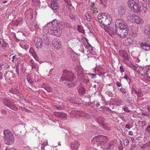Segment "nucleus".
<instances>
[{
    "mask_svg": "<svg viewBox=\"0 0 150 150\" xmlns=\"http://www.w3.org/2000/svg\"><path fill=\"white\" fill-rule=\"evenodd\" d=\"M61 24L57 20L54 19L51 23H49L43 27V31L50 34L57 36H59L62 32V29L59 28V26Z\"/></svg>",
    "mask_w": 150,
    "mask_h": 150,
    "instance_id": "f257e3e1",
    "label": "nucleus"
},
{
    "mask_svg": "<svg viewBox=\"0 0 150 150\" xmlns=\"http://www.w3.org/2000/svg\"><path fill=\"white\" fill-rule=\"evenodd\" d=\"M127 3L129 7L134 13H145L147 10L146 5L142 7L141 4L142 3L137 0H129Z\"/></svg>",
    "mask_w": 150,
    "mask_h": 150,
    "instance_id": "f03ea898",
    "label": "nucleus"
},
{
    "mask_svg": "<svg viewBox=\"0 0 150 150\" xmlns=\"http://www.w3.org/2000/svg\"><path fill=\"white\" fill-rule=\"evenodd\" d=\"M74 78V75L72 72L66 69L63 70L62 80L63 81H66L64 83L66 84V86L72 88L75 86L76 83L73 81Z\"/></svg>",
    "mask_w": 150,
    "mask_h": 150,
    "instance_id": "7ed1b4c3",
    "label": "nucleus"
},
{
    "mask_svg": "<svg viewBox=\"0 0 150 150\" xmlns=\"http://www.w3.org/2000/svg\"><path fill=\"white\" fill-rule=\"evenodd\" d=\"M98 19L101 26H108L112 21V17L110 14L107 13H100L98 15Z\"/></svg>",
    "mask_w": 150,
    "mask_h": 150,
    "instance_id": "20e7f679",
    "label": "nucleus"
},
{
    "mask_svg": "<svg viewBox=\"0 0 150 150\" xmlns=\"http://www.w3.org/2000/svg\"><path fill=\"white\" fill-rule=\"evenodd\" d=\"M83 46L85 47V50L87 52L86 54L88 58L90 57H93L94 58H96V56H94V55H95L96 53L93 50V47L88 42V40H86V43H85L83 44V45H82L81 46V48L79 49V50H80L81 52L84 53L85 52L84 49L83 48V49L81 48V47H83Z\"/></svg>",
    "mask_w": 150,
    "mask_h": 150,
    "instance_id": "39448f33",
    "label": "nucleus"
},
{
    "mask_svg": "<svg viewBox=\"0 0 150 150\" xmlns=\"http://www.w3.org/2000/svg\"><path fill=\"white\" fill-rule=\"evenodd\" d=\"M4 137L5 143L8 145H11L14 143V137L9 131L6 130L4 131Z\"/></svg>",
    "mask_w": 150,
    "mask_h": 150,
    "instance_id": "423d86ee",
    "label": "nucleus"
},
{
    "mask_svg": "<svg viewBox=\"0 0 150 150\" xmlns=\"http://www.w3.org/2000/svg\"><path fill=\"white\" fill-rule=\"evenodd\" d=\"M14 101L12 99L5 98L3 100V104L6 106L14 110H16L17 108L14 104Z\"/></svg>",
    "mask_w": 150,
    "mask_h": 150,
    "instance_id": "0eeeda50",
    "label": "nucleus"
},
{
    "mask_svg": "<svg viewBox=\"0 0 150 150\" xmlns=\"http://www.w3.org/2000/svg\"><path fill=\"white\" fill-rule=\"evenodd\" d=\"M115 26L120 30L122 29H126L127 27V25L125 22L122 19H118L117 20L115 23Z\"/></svg>",
    "mask_w": 150,
    "mask_h": 150,
    "instance_id": "6e6552de",
    "label": "nucleus"
},
{
    "mask_svg": "<svg viewBox=\"0 0 150 150\" xmlns=\"http://www.w3.org/2000/svg\"><path fill=\"white\" fill-rule=\"evenodd\" d=\"M123 61L126 64L135 71L137 70V68L138 67V65L136 66L132 63L129 62V57L127 53H125L122 56Z\"/></svg>",
    "mask_w": 150,
    "mask_h": 150,
    "instance_id": "1a4fd4ad",
    "label": "nucleus"
},
{
    "mask_svg": "<svg viewBox=\"0 0 150 150\" xmlns=\"http://www.w3.org/2000/svg\"><path fill=\"white\" fill-rule=\"evenodd\" d=\"M92 140L95 142H98L99 140H102L101 144L102 147L104 144L107 142L109 139L106 136L100 135L94 137Z\"/></svg>",
    "mask_w": 150,
    "mask_h": 150,
    "instance_id": "9d476101",
    "label": "nucleus"
},
{
    "mask_svg": "<svg viewBox=\"0 0 150 150\" xmlns=\"http://www.w3.org/2000/svg\"><path fill=\"white\" fill-rule=\"evenodd\" d=\"M75 70L77 73V76L78 81H80L81 80H83L84 79V75L82 67L80 66L77 65L76 67Z\"/></svg>",
    "mask_w": 150,
    "mask_h": 150,
    "instance_id": "9b49d317",
    "label": "nucleus"
},
{
    "mask_svg": "<svg viewBox=\"0 0 150 150\" xmlns=\"http://www.w3.org/2000/svg\"><path fill=\"white\" fill-rule=\"evenodd\" d=\"M148 68H149V66L144 67H141L139 68L138 72L142 76L146 75L148 77L149 73H150V71H148Z\"/></svg>",
    "mask_w": 150,
    "mask_h": 150,
    "instance_id": "f8f14e48",
    "label": "nucleus"
},
{
    "mask_svg": "<svg viewBox=\"0 0 150 150\" xmlns=\"http://www.w3.org/2000/svg\"><path fill=\"white\" fill-rule=\"evenodd\" d=\"M33 10L30 8L28 9L25 13V21L26 23L31 20L33 17Z\"/></svg>",
    "mask_w": 150,
    "mask_h": 150,
    "instance_id": "ddd939ff",
    "label": "nucleus"
},
{
    "mask_svg": "<svg viewBox=\"0 0 150 150\" xmlns=\"http://www.w3.org/2000/svg\"><path fill=\"white\" fill-rule=\"evenodd\" d=\"M121 40L123 45L126 46H129L134 42L133 40L130 38H122Z\"/></svg>",
    "mask_w": 150,
    "mask_h": 150,
    "instance_id": "4468645a",
    "label": "nucleus"
},
{
    "mask_svg": "<svg viewBox=\"0 0 150 150\" xmlns=\"http://www.w3.org/2000/svg\"><path fill=\"white\" fill-rule=\"evenodd\" d=\"M120 31L118 28H117L115 27V29L112 27H110L108 28V31L106 30L112 37H113L112 35L115 34H117L118 36V33L120 32Z\"/></svg>",
    "mask_w": 150,
    "mask_h": 150,
    "instance_id": "2eb2a0df",
    "label": "nucleus"
},
{
    "mask_svg": "<svg viewBox=\"0 0 150 150\" xmlns=\"http://www.w3.org/2000/svg\"><path fill=\"white\" fill-rule=\"evenodd\" d=\"M28 63L29 65L31 67L32 69H35L36 72H38L39 67L38 64L35 63L34 61L30 58H28Z\"/></svg>",
    "mask_w": 150,
    "mask_h": 150,
    "instance_id": "dca6fc26",
    "label": "nucleus"
},
{
    "mask_svg": "<svg viewBox=\"0 0 150 150\" xmlns=\"http://www.w3.org/2000/svg\"><path fill=\"white\" fill-rule=\"evenodd\" d=\"M128 27L126 29H122L120 31V32L118 33V35L120 38H125L128 35L129 33Z\"/></svg>",
    "mask_w": 150,
    "mask_h": 150,
    "instance_id": "f3484780",
    "label": "nucleus"
},
{
    "mask_svg": "<svg viewBox=\"0 0 150 150\" xmlns=\"http://www.w3.org/2000/svg\"><path fill=\"white\" fill-rule=\"evenodd\" d=\"M57 0H47L49 4L50 3V7L53 10H57L59 7L57 2Z\"/></svg>",
    "mask_w": 150,
    "mask_h": 150,
    "instance_id": "a211bd4d",
    "label": "nucleus"
},
{
    "mask_svg": "<svg viewBox=\"0 0 150 150\" xmlns=\"http://www.w3.org/2000/svg\"><path fill=\"white\" fill-rule=\"evenodd\" d=\"M115 143L113 141H111L109 142H107L104 144L102 146L104 150H108L113 147Z\"/></svg>",
    "mask_w": 150,
    "mask_h": 150,
    "instance_id": "6ab92c4d",
    "label": "nucleus"
},
{
    "mask_svg": "<svg viewBox=\"0 0 150 150\" xmlns=\"http://www.w3.org/2000/svg\"><path fill=\"white\" fill-rule=\"evenodd\" d=\"M52 44L54 47L56 49L61 48L62 45L60 40L58 39H54L52 41Z\"/></svg>",
    "mask_w": 150,
    "mask_h": 150,
    "instance_id": "aec40b11",
    "label": "nucleus"
},
{
    "mask_svg": "<svg viewBox=\"0 0 150 150\" xmlns=\"http://www.w3.org/2000/svg\"><path fill=\"white\" fill-rule=\"evenodd\" d=\"M79 146V144L76 140L71 142L70 144V146L72 150H78Z\"/></svg>",
    "mask_w": 150,
    "mask_h": 150,
    "instance_id": "412c9836",
    "label": "nucleus"
},
{
    "mask_svg": "<svg viewBox=\"0 0 150 150\" xmlns=\"http://www.w3.org/2000/svg\"><path fill=\"white\" fill-rule=\"evenodd\" d=\"M72 112L73 113L75 112L76 114H78L80 116H81L87 118H88L89 116V114L87 113L81 111H72Z\"/></svg>",
    "mask_w": 150,
    "mask_h": 150,
    "instance_id": "4be33fe9",
    "label": "nucleus"
},
{
    "mask_svg": "<svg viewBox=\"0 0 150 150\" xmlns=\"http://www.w3.org/2000/svg\"><path fill=\"white\" fill-rule=\"evenodd\" d=\"M35 45L37 48H41L42 45V41L40 38H37L35 39Z\"/></svg>",
    "mask_w": 150,
    "mask_h": 150,
    "instance_id": "5701e85b",
    "label": "nucleus"
},
{
    "mask_svg": "<svg viewBox=\"0 0 150 150\" xmlns=\"http://www.w3.org/2000/svg\"><path fill=\"white\" fill-rule=\"evenodd\" d=\"M133 22L137 24H142L143 23V21L141 18L137 16H135Z\"/></svg>",
    "mask_w": 150,
    "mask_h": 150,
    "instance_id": "b1692460",
    "label": "nucleus"
},
{
    "mask_svg": "<svg viewBox=\"0 0 150 150\" xmlns=\"http://www.w3.org/2000/svg\"><path fill=\"white\" fill-rule=\"evenodd\" d=\"M141 48L143 50L148 51L150 50V45L149 44H146L144 45L143 44H141Z\"/></svg>",
    "mask_w": 150,
    "mask_h": 150,
    "instance_id": "393cba45",
    "label": "nucleus"
},
{
    "mask_svg": "<svg viewBox=\"0 0 150 150\" xmlns=\"http://www.w3.org/2000/svg\"><path fill=\"white\" fill-rule=\"evenodd\" d=\"M118 13L120 16L123 15L126 12L125 8L123 6H120L118 8Z\"/></svg>",
    "mask_w": 150,
    "mask_h": 150,
    "instance_id": "a878e982",
    "label": "nucleus"
},
{
    "mask_svg": "<svg viewBox=\"0 0 150 150\" xmlns=\"http://www.w3.org/2000/svg\"><path fill=\"white\" fill-rule=\"evenodd\" d=\"M144 31L146 35L150 36V25H146L144 28Z\"/></svg>",
    "mask_w": 150,
    "mask_h": 150,
    "instance_id": "bb28decb",
    "label": "nucleus"
},
{
    "mask_svg": "<svg viewBox=\"0 0 150 150\" xmlns=\"http://www.w3.org/2000/svg\"><path fill=\"white\" fill-rule=\"evenodd\" d=\"M70 56L72 60L74 61L76 59L77 55L75 52L73 51H71L70 53Z\"/></svg>",
    "mask_w": 150,
    "mask_h": 150,
    "instance_id": "cd10ccee",
    "label": "nucleus"
},
{
    "mask_svg": "<svg viewBox=\"0 0 150 150\" xmlns=\"http://www.w3.org/2000/svg\"><path fill=\"white\" fill-rule=\"evenodd\" d=\"M20 46L23 49H28L29 47V45L25 44V41L22 42L20 43Z\"/></svg>",
    "mask_w": 150,
    "mask_h": 150,
    "instance_id": "c85d7f7f",
    "label": "nucleus"
},
{
    "mask_svg": "<svg viewBox=\"0 0 150 150\" xmlns=\"http://www.w3.org/2000/svg\"><path fill=\"white\" fill-rule=\"evenodd\" d=\"M78 91L80 95L83 94L85 92V89L83 86H79L78 88Z\"/></svg>",
    "mask_w": 150,
    "mask_h": 150,
    "instance_id": "c756f323",
    "label": "nucleus"
},
{
    "mask_svg": "<svg viewBox=\"0 0 150 150\" xmlns=\"http://www.w3.org/2000/svg\"><path fill=\"white\" fill-rule=\"evenodd\" d=\"M43 42L44 44L46 45H49L50 43V39L49 38L46 36H43Z\"/></svg>",
    "mask_w": 150,
    "mask_h": 150,
    "instance_id": "7c9ffc66",
    "label": "nucleus"
},
{
    "mask_svg": "<svg viewBox=\"0 0 150 150\" xmlns=\"http://www.w3.org/2000/svg\"><path fill=\"white\" fill-rule=\"evenodd\" d=\"M135 93L137 94V96L139 97H142L143 96V93H142L141 89L140 88H138L137 89V93Z\"/></svg>",
    "mask_w": 150,
    "mask_h": 150,
    "instance_id": "2f4dec72",
    "label": "nucleus"
},
{
    "mask_svg": "<svg viewBox=\"0 0 150 150\" xmlns=\"http://www.w3.org/2000/svg\"><path fill=\"white\" fill-rule=\"evenodd\" d=\"M135 16V15H134L133 14H129L128 16V19L129 21L133 22L134 18H134Z\"/></svg>",
    "mask_w": 150,
    "mask_h": 150,
    "instance_id": "473e14b6",
    "label": "nucleus"
},
{
    "mask_svg": "<svg viewBox=\"0 0 150 150\" xmlns=\"http://www.w3.org/2000/svg\"><path fill=\"white\" fill-rule=\"evenodd\" d=\"M85 25L89 30L90 32H91V31H92L93 29V27L90 23L89 22L86 23Z\"/></svg>",
    "mask_w": 150,
    "mask_h": 150,
    "instance_id": "72a5a7b5",
    "label": "nucleus"
},
{
    "mask_svg": "<svg viewBox=\"0 0 150 150\" xmlns=\"http://www.w3.org/2000/svg\"><path fill=\"white\" fill-rule=\"evenodd\" d=\"M104 128L108 130H110L111 127L109 126V125L106 124H104L103 123L101 124Z\"/></svg>",
    "mask_w": 150,
    "mask_h": 150,
    "instance_id": "f704fd0d",
    "label": "nucleus"
},
{
    "mask_svg": "<svg viewBox=\"0 0 150 150\" xmlns=\"http://www.w3.org/2000/svg\"><path fill=\"white\" fill-rule=\"evenodd\" d=\"M85 16L86 20L88 21H90L91 20V17L90 15L88 13H86L85 14Z\"/></svg>",
    "mask_w": 150,
    "mask_h": 150,
    "instance_id": "c9c22d12",
    "label": "nucleus"
},
{
    "mask_svg": "<svg viewBox=\"0 0 150 150\" xmlns=\"http://www.w3.org/2000/svg\"><path fill=\"white\" fill-rule=\"evenodd\" d=\"M19 57V56L18 54H16L13 56L12 57V61L13 62H15Z\"/></svg>",
    "mask_w": 150,
    "mask_h": 150,
    "instance_id": "e433bc0d",
    "label": "nucleus"
},
{
    "mask_svg": "<svg viewBox=\"0 0 150 150\" xmlns=\"http://www.w3.org/2000/svg\"><path fill=\"white\" fill-rule=\"evenodd\" d=\"M104 119L103 118L101 117H100L98 118L97 120V122H98V123L101 125L103 123L102 122L104 121Z\"/></svg>",
    "mask_w": 150,
    "mask_h": 150,
    "instance_id": "4c0bfd02",
    "label": "nucleus"
},
{
    "mask_svg": "<svg viewBox=\"0 0 150 150\" xmlns=\"http://www.w3.org/2000/svg\"><path fill=\"white\" fill-rule=\"evenodd\" d=\"M60 118H61L62 120L66 119L67 118V114L64 113L62 112Z\"/></svg>",
    "mask_w": 150,
    "mask_h": 150,
    "instance_id": "58836bf2",
    "label": "nucleus"
},
{
    "mask_svg": "<svg viewBox=\"0 0 150 150\" xmlns=\"http://www.w3.org/2000/svg\"><path fill=\"white\" fill-rule=\"evenodd\" d=\"M62 112H55L53 113L54 115L60 118Z\"/></svg>",
    "mask_w": 150,
    "mask_h": 150,
    "instance_id": "ea45409f",
    "label": "nucleus"
},
{
    "mask_svg": "<svg viewBox=\"0 0 150 150\" xmlns=\"http://www.w3.org/2000/svg\"><path fill=\"white\" fill-rule=\"evenodd\" d=\"M39 26H40V24L39 23H38L37 22H36L34 25V27L35 29L37 30H39Z\"/></svg>",
    "mask_w": 150,
    "mask_h": 150,
    "instance_id": "a19ab883",
    "label": "nucleus"
},
{
    "mask_svg": "<svg viewBox=\"0 0 150 150\" xmlns=\"http://www.w3.org/2000/svg\"><path fill=\"white\" fill-rule=\"evenodd\" d=\"M46 89L48 92H51L52 91V88L49 86H47L46 87Z\"/></svg>",
    "mask_w": 150,
    "mask_h": 150,
    "instance_id": "79ce46f5",
    "label": "nucleus"
},
{
    "mask_svg": "<svg viewBox=\"0 0 150 150\" xmlns=\"http://www.w3.org/2000/svg\"><path fill=\"white\" fill-rule=\"evenodd\" d=\"M100 3L105 6L107 5V2L105 0L104 1L103 0H100Z\"/></svg>",
    "mask_w": 150,
    "mask_h": 150,
    "instance_id": "37998d69",
    "label": "nucleus"
},
{
    "mask_svg": "<svg viewBox=\"0 0 150 150\" xmlns=\"http://www.w3.org/2000/svg\"><path fill=\"white\" fill-rule=\"evenodd\" d=\"M17 25L21 24L22 22V18H18L17 20Z\"/></svg>",
    "mask_w": 150,
    "mask_h": 150,
    "instance_id": "c03bdc74",
    "label": "nucleus"
},
{
    "mask_svg": "<svg viewBox=\"0 0 150 150\" xmlns=\"http://www.w3.org/2000/svg\"><path fill=\"white\" fill-rule=\"evenodd\" d=\"M8 45V44L7 43L5 42H2V43L1 44V47H7Z\"/></svg>",
    "mask_w": 150,
    "mask_h": 150,
    "instance_id": "a18cd8bd",
    "label": "nucleus"
},
{
    "mask_svg": "<svg viewBox=\"0 0 150 150\" xmlns=\"http://www.w3.org/2000/svg\"><path fill=\"white\" fill-rule=\"evenodd\" d=\"M123 142L124 144L125 145H128V144H129V140L127 139H125L124 140Z\"/></svg>",
    "mask_w": 150,
    "mask_h": 150,
    "instance_id": "49530a36",
    "label": "nucleus"
},
{
    "mask_svg": "<svg viewBox=\"0 0 150 150\" xmlns=\"http://www.w3.org/2000/svg\"><path fill=\"white\" fill-rule=\"evenodd\" d=\"M106 93L110 97H112L113 96L112 93L111 91H108L106 92Z\"/></svg>",
    "mask_w": 150,
    "mask_h": 150,
    "instance_id": "de8ad7c7",
    "label": "nucleus"
},
{
    "mask_svg": "<svg viewBox=\"0 0 150 150\" xmlns=\"http://www.w3.org/2000/svg\"><path fill=\"white\" fill-rule=\"evenodd\" d=\"M120 91L123 93H127V91L125 88H121L120 89Z\"/></svg>",
    "mask_w": 150,
    "mask_h": 150,
    "instance_id": "09e8293b",
    "label": "nucleus"
},
{
    "mask_svg": "<svg viewBox=\"0 0 150 150\" xmlns=\"http://www.w3.org/2000/svg\"><path fill=\"white\" fill-rule=\"evenodd\" d=\"M132 91L134 92L135 93H137V89L136 87L135 86H133L132 87Z\"/></svg>",
    "mask_w": 150,
    "mask_h": 150,
    "instance_id": "8fccbe9b",
    "label": "nucleus"
},
{
    "mask_svg": "<svg viewBox=\"0 0 150 150\" xmlns=\"http://www.w3.org/2000/svg\"><path fill=\"white\" fill-rule=\"evenodd\" d=\"M133 126L132 125H130V124H127L126 125L125 127L128 129H130Z\"/></svg>",
    "mask_w": 150,
    "mask_h": 150,
    "instance_id": "3c124183",
    "label": "nucleus"
},
{
    "mask_svg": "<svg viewBox=\"0 0 150 150\" xmlns=\"http://www.w3.org/2000/svg\"><path fill=\"white\" fill-rule=\"evenodd\" d=\"M47 145V143L45 142H44L42 144H41V148H43L45 146H46Z\"/></svg>",
    "mask_w": 150,
    "mask_h": 150,
    "instance_id": "603ef678",
    "label": "nucleus"
},
{
    "mask_svg": "<svg viewBox=\"0 0 150 150\" xmlns=\"http://www.w3.org/2000/svg\"><path fill=\"white\" fill-rule=\"evenodd\" d=\"M133 38H135L137 36V34L136 32H133L131 35Z\"/></svg>",
    "mask_w": 150,
    "mask_h": 150,
    "instance_id": "864d4df0",
    "label": "nucleus"
},
{
    "mask_svg": "<svg viewBox=\"0 0 150 150\" xmlns=\"http://www.w3.org/2000/svg\"><path fill=\"white\" fill-rule=\"evenodd\" d=\"M123 109L125 112H130V111L129 110L128 108L127 107H124L123 108Z\"/></svg>",
    "mask_w": 150,
    "mask_h": 150,
    "instance_id": "5fc2aeb1",
    "label": "nucleus"
},
{
    "mask_svg": "<svg viewBox=\"0 0 150 150\" xmlns=\"http://www.w3.org/2000/svg\"><path fill=\"white\" fill-rule=\"evenodd\" d=\"M3 72L0 71V79L2 80L3 79Z\"/></svg>",
    "mask_w": 150,
    "mask_h": 150,
    "instance_id": "6e6d98bb",
    "label": "nucleus"
},
{
    "mask_svg": "<svg viewBox=\"0 0 150 150\" xmlns=\"http://www.w3.org/2000/svg\"><path fill=\"white\" fill-rule=\"evenodd\" d=\"M96 10L97 9L96 8H94L92 10V13L94 14H96L98 12Z\"/></svg>",
    "mask_w": 150,
    "mask_h": 150,
    "instance_id": "4d7b16f0",
    "label": "nucleus"
},
{
    "mask_svg": "<svg viewBox=\"0 0 150 150\" xmlns=\"http://www.w3.org/2000/svg\"><path fill=\"white\" fill-rule=\"evenodd\" d=\"M120 71L121 73H122L124 71V68L122 66L120 67Z\"/></svg>",
    "mask_w": 150,
    "mask_h": 150,
    "instance_id": "13d9d810",
    "label": "nucleus"
},
{
    "mask_svg": "<svg viewBox=\"0 0 150 150\" xmlns=\"http://www.w3.org/2000/svg\"><path fill=\"white\" fill-rule=\"evenodd\" d=\"M23 150H31L30 148L28 146H25Z\"/></svg>",
    "mask_w": 150,
    "mask_h": 150,
    "instance_id": "bf43d9fd",
    "label": "nucleus"
},
{
    "mask_svg": "<svg viewBox=\"0 0 150 150\" xmlns=\"http://www.w3.org/2000/svg\"><path fill=\"white\" fill-rule=\"evenodd\" d=\"M5 150H16V149L14 147L9 148H7Z\"/></svg>",
    "mask_w": 150,
    "mask_h": 150,
    "instance_id": "052dcab7",
    "label": "nucleus"
},
{
    "mask_svg": "<svg viewBox=\"0 0 150 150\" xmlns=\"http://www.w3.org/2000/svg\"><path fill=\"white\" fill-rule=\"evenodd\" d=\"M134 59H135V61L136 63H138L140 61V60L138 58L136 57Z\"/></svg>",
    "mask_w": 150,
    "mask_h": 150,
    "instance_id": "680f3d73",
    "label": "nucleus"
},
{
    "mask_svg": "<svg viewBox=\"0 0 150 150\" xmlns=\"http://www.w3.org/2000/svg\"><path fill=\"white\" fill-rule=\"evenodd\" d=\"M146 130L148 132H150V125H148L146 127Z\"/></svg>",
    "mask_w": 150,
    "mask_h": 150,
    "instance_id": "e2e57ef3",
    "label": "nucleus"
},
{
    "mask_svg": "<svg viewBox=\"0 0 150 150\" xmlns=\"http://www.w3.org/2000/svg\"><path fill=\"white\" fill-rule=\"evenodd\" d=\"M116 85L118 87H120L121 86V84L118 81H117L116 83Z\"/></svg>",
    "mask_w": 150,
    "mask_h": 150,
    "instance_id": "0e129e2a",
    "label": "nucleus"
},
{
    "mask_svg": "<svg viewBox=\"0 0 150 150\" xmlns=\"http://www.w3.org/2000/svg\"><path fill=\"white\" fill-rule=\"evenodd\" d=\"M88 74L91 76H93L91 77L92 78H93L95 77V76L96 75V74H92L91 73H90Z\"/></svg>",
    "mask_w": 150,
    "mask_h": 150,
    "instance_id": "69168bd1",
    "label": "nucleus"
},
{
    "mask_svg": "<svg viewBox=\"0 0 150 150\" xmlns=\"http://www.w3.org/2000/svg\"><path fill=\"white\" fill-rule=\"evenodd\" d=\"M21 67V71L22 72L24 73L25 71V68L23 67Z\"/></svg>",
    "mask_w": 150,
    "mask_h": 150,
    "instance_id": "338daca9",
    "label": "nucleus"
},
{
    "mask_svg": "<svg viewBox=\"0 0 150 150\" xmlns=\"http://www.w3.org/2000/svg\"><path fill=\"white\" fill-rule=\"evenodd\" d=\"M16 73L17 75L18 76L19 74V69L17 67H16Z\"/></svg>",
    "mask_w": 150,
    "mask_h": 150,
    "instance_id": "774afa93",
    "label": "nucleus"
}]
</instances>
